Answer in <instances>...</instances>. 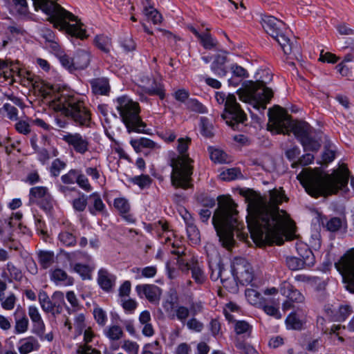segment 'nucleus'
Listing matches in <instances>:
<instances>
[{
    "mask_svg": "<svg viewBox=\"0 0 354 354\" xmlns=\"http://www.w3.org/2000/svg\"><path fill=\"white\" fill-rule=\"evenodd\" d=\"M244 196L248 203V230L253 241L282 244L283 236L292 222L286 212L279 207L286 198L283 192L270 190L269 200L252 189H248Z\"/></svg>",
    "mask_w": 354,
    "mask_h": 354,
    "instance_id": "nucleus-1",
    "label": "nucleus"
},
{
    "mask_svg": "<svg viewBox=\"0 0 354 354\" xmlns=\"http://www.w3.org/2000/svg\"><path fill=\"white\" fill-rule=\"evenodd\" d=\"M350 171L342 164L331 174H326L318 169H304L297 176V180L312 197H327L337 194L347 189Z\"/></svg>",
    "mask_w": 354,
    "mask_h": 354,
    "instance_id": "nucleus-2",
    "label": "nucleus"
},
{
    "mask_svg": "<svg viewBox=\"0 0 354 354\" xmlns=\"http://www.w3.org/2000/svg\"><path fill=\"white\" fill-rule=\"evenodd\" d=\"M237 205L230 196H221L218 205L212 217V223L219 237L222 245L230 250L235 243L234 232L237 238L246 241L248 238L247 232H243L244 224L239 220Z\"/></svg>",
    "mask_w": 354,
    "mask_h": 354,
    "instance_id": "nucleus-3",
    "label": "nucleus"
},
{
    "mask_svg": "<svg viewBox=\"0 0 354 354\" xmlns=\"http://www.w3.org/2000/svg\"><path fill=\"white\" fill-rule=\"evenodd\" d=\"M32 1L35 10H41L54 28L73 37L80 39L86 38V30L77 17L62 8L55 0Z\"/></svg>",
    "mask_w": 354,
    "mask_h": 354,
    "instance_id": "nucleus-4",
    "label": "nucleus"
},
{
    "mask_svg": "<svg viewBox=\"0 0 354 354\" xmlns=\"http://www.w3.org/2000/svg\"><path fill=\"white\" fill-rule=\"evenodd\" d=\"M50 105L55 111H61L76 127H91V112L82 96L66 91L59 92L55 95Z\"/></svg>",
    "mask_w": 354,
    "mask_h": 354,
    "instance_id": "nucleus-5",
    "label": "nucleus"
},
{
    "mask_svg": "<svg viewBox=\"0 0 354 354\" xmlns=\"http://www.w3.org/2000/svg\"><path fill=\"white\" fill-rule=\"evenodd\" d=\"M190 143L191 138L189 137L179 138L177 145L179 155L174 154L170 159V166L172 167L171 183L176 188L187 189L192 185L193 160L186 154Z\"/></svg>",
    "mask_w": 354,
    "mask_h": 354,
    "instance_id": "nucleus-6",
    "label": "nucleus"
},
{
    "mask_svg": "<svg viewBox=\"0 0 354 354\" xmlns=\"http://www.w3.org/2000/svg\"><path fill=\"white\" fill-rule=\"evenodd\" d=\"M261 25L268 35L272 37L282 48L286 55H292L297 57L301 55V47L295 37H290V31L286 25L272 16H263Z\"/></svg>",
    "mask_w": 354,
    "mask_h": 354,
    "instance_id": "nucleus-7",
    "label": "nucleus"
},
{
    "mask_svg": "<svg viewBox=\"0 0 354 354\" xmlns=\"http://www.w3.org/2000/svg\"><path fill=\"white\" fill-rule=\"evenodd\" d=\"M269 120L279 133H284L289 129L301 142L311 133V127L306 122L292 121L286 109L276 106L272 111L269 110Z\"/></svg>",
    "mask_w": 354,
    "mask_h": 354,
    "instance_id": "nucleus-8",
    "label": "nucleus"
},
{
    "mask_svg": "<svg viewBox=\"0 0 354 354\" xmlns=\"http://www.w3.org/2000/svg\"><path fill=\"white\" fill-rule=\"evenodd\" d=\"M243 86L237 91L239 99L252 104L256 109H265L266 104L273 97V91L266 86V82L263 80L250 81L245 82Z\"/></svg>",
    "mask_w": 354,
    "mask_h": 354,
    "instance_id": "nucleus-9",
    "label": "nucleus"
},
{
    "mask_svg": "<svg viewBox=\"0 0 354 354\" xmlns=\"http://www.w3.org/2000/svg\"><path fill=\"white\" fill-rule=\"evenodd\" d=\"M116 109L129 133H147L145 129L147 125L140 116V106L138 102L126 96L120 97L117 99Z\"/></svg>",
    "mask_w": 354,
    "mask_h": 354,
    "instance_id": "nucleus-10",
    "label": "nucleus"
},
{
    "mask_svg": "<svg viewBox=\"0 0 354 354\" xmlns=\"http://www.w3.org/2000/svg\"><path fill=\"white\" fill-rule=\"evenodd\" d=\"M158 225L161 227L162 234H160V240L162 243L166 245H171L172 250L171 253L178 256V263L180 268L183 271L191 270L192 278L196 282L199 281V266L197 257H192L190 259L185 261L180 257L185 254V248L180 245L178 241L171 242V237L168 235L169 233V224L167 222L159 221L158 223Z\"/></svg>",
    "mask_w": 354,
    "mask_h": 354,
    "instance_id": "nucleus-11",
    "label": "nucleus"
},
{
    "mask_svg": "<svg viewBox=\"0 0 354 354\" xmlns=\"http://www.w3.org/2000/svg\"><path fill=\"white\" fill-rule=\"evenodd\" d=\"M215 98L218 104H224V112L221 116L232 129H236L239 124L247 120L246 114L237 102L234 94L226 95L223 92H216Z\"/></svg>",
    "mask_w": 354,
    "mask_h": 354,
    "instance_id": "nucleus-12",
    "label": "nucleus"
},
{
    "mask_svg": "<svg viewBox=\"0 0 354 354\" xmlns=\"http://www.w3.org/2000/svg\"><path fill=\"white\" fill-rule=\"evenodd\" d=\"M335 266L342 274L346 290L354 293V248L348 250Z\"/></svg>",
    "mask_w": 354,
    "mask_h": 354,
    "instance_id": "nucleus-13",
    "label": "nucleus"
},
{
    "mask_svg": "<svg viewBox=\"0 0 354 354\" xmlns=\"http://www.w3.org/2000/svg\"><path fill=\"white\" fill-rule=\"evenodd\" d=\"M233 277L242 285H248L253 281L254 272L251 265L243 257H235L232 265Z\"/></svg>",
    "mask_w": 354,
    "mask_h": 354,
    "instance_id": "nucleus-14",
    "label": "nucleus"
},
{
    "mask_svg": "<svg viewBox=\"0 0 354 354\" xmlns=\"http://www.w3.org/2000/svg\"><path fill=\"white\" fill-rule=\"evenodd\" d=\"M28 196L30 204H36L46 212L50 211L53 207V198L46 187L36 186L30 188Z\"/></svg>",
    "mask_w": 354,
    "mask_h": 354,
    "instance_id": "nucleus-15",
    "label": "nucleus"
},
{
    "mask_svg": "<svg viewBox=\"0 0 354 354\" xmlns=\"http://www.w3.org/2000/svg\"><path fill=\"white\" fill-rule=\"evenodd\" d=\"M62 140L76 153L84 155L89 150V139L80 133L66 132L62 135Z\"/></svg>",
    "mask_w": 354,
    "mask_h": 354,
    "instance_id": "nucleus-16",
    "label": "nucleus"
},
{
    "mask_svg": "<svg viewBox=\"0 0 354 354\" xmlns=\"http://www.w3.org/2000/svg\"><path fill=\"white\" fill-rule=\"evenodd\" d=\"M325 313L333 322H344L353 313V308L349 304H341L337 308L332 305H326L324 308Z\"/></svg>",
    "mask_w": 354,
    "mask_h": 354,
    "instance_id": "nucleus-17",
    "label": "nucleus"
},
{
    "mask_svg": "<svg viewBox=\"0 0 354 354\" xmlns=\"http://www.w3.org/2000/svg\"><path fill=\"white\" fill-rule=\"evenodd\" d=\"M136 291L140 297L145 298L151 303H158L162 290L154 284H141L136 286Z\"/></svg>",
    "mask_w": 354,
    "mask_h": 354,
    "instance_id": "nucleus-18",
    "label": "nucleus"
},
{
    "mask_svg": "<svg viewBox=\"0 0 354 354\" xmlns=\"http://www.w3.org/2000/svg\"><path fill=\"white\" fill-rule=\"evenodd\" d=\"M97 281L104 292H110L115 286L116 276L106 268H100L97 272Z\"/></svg>",
    "mask_w": 354,
    "mask_h": 354,
    "instance_id": "nucleus-19",
    "label": "nucleus"
},
{
    "mask_svg": "<svg viewBox=\"0 0 354 354\" xmlns=\"http://www.w3.org/2000/svg\"><path fill=\"white\" fill-rule=\"evenodd\" d=\"M228 52L223 50L221 53L216 54L211 64V70L218 77H225L227 74L226 64L229 62Z\"/></svg>",
    "mask_w": 354,
    "mask_h": 354,
    "instance_id": "nucleus-20",
    "label": "nucleus"
},
{
    "mask_svg": "<svg viewBox=\"0 0 354 354\" xmlns=\"http://www.w3.org/2000/svg\"><path fill=\"white\" fill-rule=\"evenodd\" d=\"M279 292L292 301L301 303L304 301V295L287 281L280 284Z\"/></svg>",
    "mask_w": 354,
    "mask_h": 354,
    "instance_id": "nucleus-21",
    "label": "nucleus"
},
{
    "mask_svg": "<svg viewBox=\"0 0 354 354\" xmlns=\"http://www.w3.org/2000/svg\"><path fill=\"white\" fill-rule=\"evenodd\" d=\"M230 69L232 77L227 80L229 86H237L249 76L247 70L237 64H232Z\"/></svg>",
    "mask_w": 354,
    "mask_h": 354,
    "instance_id": "nucleus-22",
    "label": "nucleus"
},
{
    "mask_svg": "<svg viewBox=\"0 0 354 354\" xmlns=\"http://www.w3.org/2000/svg\"><path fill=\"white\" fill-rule=\"evenodd\" d=\"M321 223L323 227L330 232H336L342 229L345 230L347 227L346 220L337 216H333L330 218L325 216L322 218Z\"/></svg>",
    "mask_w": 354,
    "mask_h": 354,
    "instance_id": "nucleus-23",
    "label": "nucleus"
},
{
    "mask_svg": "<svg viewBox=\"0 0 354 354\" xmlns=\"http://www.w3.org/2000/svg\"><path fill=\"white\" fill-rule=\"evenodd\" d=\"M50 278L56 285L69 286H72L74 283V279L61 268L51 270Z\"/></svg>",
    "mask_w": 354,
    "mask_h": 354,
    "instance_id": "nucleus-24",
    "label": "nucleus"
},
{
    "mask_svg": "<svg viewBox=\"0 0 354 354\" xmlns=\"http://www.w3.org/2000/svg\"><path fill=\"white\" fill-rule=\"evenodd\" d=\"M14 316L15 319V333H26L28 329L29 321L25 312L21 308H17Z\"/></svg>",
    "mask_w": 354,
    "mask_h": 354,
    "instance_id": "nucleus-25",
    "label": "nucleus"
},
{
    "mask_svg": "<svg viewBox=\"0 0 354 354\" xmlns=\"http://www.w3.org/2000/svg\"><path fill=\"white\" fill-rule=\"evenodd\" d=\"M39 347L38 340L33 336H29L19 340L18 350L20 354H28L39 350Z\"/></svg>",
    "mask_w": 354,
    "mask_h": 354,
    "instance_id": "nucleus-26",
    "label": "nucleus"
},
{
    "mask_svg": "<svg viewBox=\"0 0 354 354\" xmlns=\"http://www.w3.org/2000/svg\"><path fill=\"white\" fill-rule=\"evenodd\" d=\"M299 258L303 261L306 267H312L315 263V257L309 248V247L304 243H299L296 247Z\"/></svg>",
    "mask_w": 354,
    "mask_h": 354,
    "instance_id": "nucleus-27",
    "label": "nucleus"
},
{
    "mask_svg": "<svg viewBox=\"0 0 354 354\" xmlns=\"http://www.w3.org/2000/svg\"><path fill=\"white\" fill-rule=\"evenodd\" d=\"M208 151L210 159L214 163L229 164L233 161V158L221 149L209 147Z\"/></svg>",
    "mask_w": 354,
    "mask_h": 354,
    "instance_id": "nucleus-28",
    "label": "nucleus"
},
{
    "mask_svg": "<svg viewBox=\"0 0 354 354\" xmlns=\"http://www.w3.org/2000/svg\"><path fill=\"white\" fill-rule=\"evenodd\" d=\"M92 91L95 95H104L110 91L109 80L104 77L94 78L89 81Z\"/></svg>",
    "mask_w": 354,
    "mask_h": 354,
    "instance_id": "nucleus-29",
    "label": "nucleus"
},
{
    "mask_svg": "<svg viewBox=\"0 0 354 354\" xmlns=\"http://www.w3.org/2000/svg\"><path fill=\"white\" fill-rule=\"evenodd\" d=\"M73 228L61 230L58 234L59 243L65 247H73L77 243V237Z\"/></svg>",
    "mask_w": 354,
    "mask_h": 354,
    "instance_id": "nucleus-30",
    "label": "nucleus"
},
{
    "mask_svg": "<svg viewBox=\"0 0 354 354\" xmlns=\"http://www.w3.org/2000/svg\"><path fill=\"white\" fill-rule=\"evenodd\" d=\"M210 29L207 28L205 32L201 30V46L205 50H216L218 46V40L209 32Z\"/></svg>",
    "mask_w": 354,
    "mask_h": 354,
    "instance_id": "nucleus-31",
    "label": "nucleus"
},
{
    "mask_svg": "<svg viewBox=\"0 0 354 354\" xmlns=\"http://www.w3.org/2000/svg\"><path fill=\"white\" fill-rule=\"evenodd\" d=\"M91 55L90 53L85 50H77L75 56L73 57L74 69H84L90 63Z\"/></svg>",
    "mask_w": 354,
    "mask_h": 354,
    "instance_id": "nucleus-32",
    "label": "nucleus"
},
{
    "mask_svg": "<svg viewBox=\"0 0 354 354\" xmlns=\"http://www.w3.org/2000/svg\"><path fill=\"white\" fill-rule=\"evenodd\" d=\"M89 200L91 201V204L88 205V211L92 215L95 216L104 212L105 205L97 193L91 194Z\"/></svg>",
    "mask_w": 354,
    "mask_h": 354,
    "instance_id": "nucleus-33",
    "label": "nucleus"
},
{
    "mask_svg": "<svg viewBox=\"0 0 354 354\" xmlns=\"http://www.w3.org/2000/svg\"><path fill=\"white\" fill-rule=\"evenodd\" d=\"M38 262L44 270L49 268L55 262V254L51 251L41 250L37 253Z\"/></svg>",
    "mask_w": 354,
    "mask_h": 354,
    "instance_id": "nucleus-34",
    "label": "nucleus"
},
{
    "mask_svg": "<svg viewBox=\"0 0 354 354\" xmlns=\"http://www.w3.org/2000/svg\"><path fill=\"white\" fill-rule=\"evenodd\" d=\"M130 143L136 152H141L142 149L145 148L151 149H154L156 146V142L146 138L133 139L130 141Z\"/></svg>",
    "mask_w": 354,
    "mask_h": 354,
    "instance_id": "nucleus-35",
    "label": "nucleus"
},
{
    "mask_svg": "<svg viewBox=\"0 0 354 354\" xmlns=\"http://www.w3.org/2000/svg\"><path fill=\"white\" fill-rule=\"evenodd\" d=\"M39 301L42 310L46 313L55 314V302H53L47 293L44 291L40 292L38 295Z\"/></svg>",
    "mask_w": 354,
    "mask_h": 354,
    "instance_id": "nucleus-36",
    "label": "nucleus"
},
{
    "mask_svg": "<svg viewBox=\"0 0 354 354\" xmlns=\"http://www.w3.org/2000/svg\"><path fill=\"white\" fill-rule=\"evenodd\" d=\"M145 92L149 95H157L160 100H163L165 97V89L163 85L160 82L153 80L151 86L145 87Z\"/></svg>",
    "mask_w": 354,
    "mask_h": 354,
    "instance_id": "nucleus-37",
    "label": "nucleus"
},
{
    "mask_svg": "<svg viewBox=\"0 0 354 354\" xmlns=\"http://www.w3.org/2000/svg\"><path fill=\"white\" fill-rule=\"evenodd\" d=\"M105 336L111 342H115L120 339L123 335L122 328L118 325H112L104 330Z\"/></svg>",
    "mask_w": 354,
    "mask_h": 354,
    "instance_id": "nucleus-38",
    "label": "nucleus"
},
{
    "mask_svg": "<svg viewBox=\"0 0 354 354\" xmlns=\"http://www.w3.org/2000/svg\"><path fill=\"white\" fill-rule=\"evenodd\" d=\"M1 70L3 71L4 77L6 79L13 77L15 74L19 75L18 68L15 67L11 62L1 59H0V71Z\"/></svg>",
    "mask_w": 354,
    "mask_h": 354,
    "instance_id": "nucleus-39",
    "label": "nucleus"
},
{
    "mask_svg": "<svg viewBox=\"0 0 354 354\" xmlns=\"http://www.w3.org/2000/svg\"><path fill=\"white\" fill-rule=\"evenodd\" d=\"M132 272L137 274L136 279L142 277L152 278L157 273V268L155 266H147L145 268H133Z\"/></svg>",
    "mask_w": 354,
    "mask_h": 354,
    "instance_id": "nucleus-40",
    "label": "nucleus"
},
{
    "mask_svg": "<svg viewBox=\"0 0 354 354\" xmlns=\"http://www.w3.org/2000/svg\"><path fill=\"white\" fill-rule=\"evenodd\" d=\"M219 176L224 181H231L241 178L243 175L239 168L234 167L223 171Z\"/></svg>",
    "mask_w": 354,
    "mask_h": 354,
    "instance_id": "nucleus-41",
    "label": "nucleus"
},
{
    "mask_svg": "<svg viewBox=\"0 0 354 354\" xmlns=\"http://www.w3.org/2000/svg\"><path fill=\"white\" fill-rule=\"evenodd\" d=\"M252 330V326L246 321H236L234 324V331L237 335H245L250 337Z\"/></svg>",
    "mask_w": 354,
    "mask_h": 354,
    "instance_id": "nucleus-42",
    "label": "nucleus"
},
{
    "mask_svg": "<svg viewBox=\"0 0 354 354\" xmlns=\"http://www.w3.org/2000/svg\"><path fill=\"white\" fill-rule=\"evenodd\" d=\"M12 225L10 219L5 220L0 224V236L4 242L11 240L12 235Z\"/></svg>",
    "mask_w": 354,
    "mask_h": 354,
    "instance_id": "nucleus-43",
    "label": "nucleus"
},
{
    "mask_svg": "<svg viewBox=\"0 0 354 354\" xmlns=\"http://www.w3.org/2000/svg\"><path fill=\"white\" fill-rule=\"evenodd\" d=\"M95 43L96 46L104 53L110 51L111 41V39L107 36L100 35H97L95 38Z\"/></svg>",
    "mask_w": 354,
    "mask_h": 354,
    "instance_id": "nucleus-44",
    "label": "nucleus"
},
{
    "mask_svg": "<svg viewBox=\"0 0 354 354\" xmlns=\"http://www.w3.org/2000/svg\"><path fill=\"white\" fill-rule=\"evenodd\" d=\"M131 182L137 185L141 189L149 188L152 183V179L149 175L142 174L136 176L131 179Z\"/></svg>",
    "mask_w": 354,
    "mask_h": 354,
    "instance_id": "nucleus-45",
    "label": "nucleus"
},
{
    "mask_svg": "<svg viewBox=\"0 0 354 354\" xmlns=\"http://www.w3.org/2000/svg\"><path fill=\"white\" fill-rule=\"evenodd\" d=\"M187 233L190 243L198 245L199 244V231L196 225L187 223Z\"/></svg>",
    "mask_w": 354,
    "mask_h": 354,
    "instance_id": "nucleus-46",
    "label": "nucleus"
},
{
    "mask_svg": "<svg viewBox=\"0 0 354 354\" xmlns=\"http://www.w3.org/2000/svg\"><path fill=\"white\" fill-rule=\"evenodd\" d=\"M6 269L9 272L12 282L13 281H21L24 275L22 271L19 268L15 266L12 262H8L6 263Z\"/></svg>",
    "mask_w": 354,
    "mask_h": 354,
    "instance_id": "nucleus-47",
    "label": "nucleus"
},
{
    "mask_svg": "<svg viewBox=\"0 0 354 354\" xmlns=\"http://www.w3.org/2000/svg\"><path fill=\"white\" fill-rule=\"evenodd\" d=\"M219 277H221L223 286L227 290L230 292L236 293L239 290V286L237 283V279L233 277L232 279H222V271L220 270L218 272Z\"/></svg>",
    "mask_w": 354,
    "mask_h": 354,
    "instance_id": "nucleus-48",
    "label": "nucleus"
},
{
    "mask_svg": "<svg viewBox=\"0 0 354 354\" xmlns=\"http://www.w3.org/2000/svg\"><path fill=\"white\" fill-rule=\"evenodd\" d=\"M75 272L78 273L83 280L91 279L92 268L87 265L82 263H75L73 268Z\"/></svg>",
    "mask_w": 354,
    "mask_h": 354,
    "instance_id": "nucleus-49",
    "label": "nucleus"
},
{
    "mask_svg": "<svg viewBox=\"0 0 354 354\" xmlns=\"http://www.w3.org/2000/svg\"><path fill=\"white\" fill-rule=\"evenodd\" d=\"M4 113H7V117L10 120H17L18 110L14 106L8 103L4 104L3 107L0 108V116L3 115Z\"/></svg>",
    "mask_w": 354,
    "mask_h": 354,
    "instance_id": "nucleus-50",
    "label": "nucleus"
},
{
    "mask_svg": "<svg viewBox=\"0 0 354 354\" xmlns=\"http://www.w3.org/2000/svg\"><path fill=\"white\" fill-rule=\"evenodd\" d=\"M66 167V162L59 158L55 159L50 167V173L51 176L57 177L59 176L62 170Z\"/></svg>",
    "mask_w": 354,
    "mask_h": 354,
    "instance_id": "nucleus-51",
    "label": "nucleus"
},
{
    "mask_svg": "<svg viewBox=\"0 0 354 354\" xmlns=\"http://www.w3.org/2000/svg\"><path fill=\"white\" fill-rule=\"evenodd\" d=\"M301 144L304 151H317L321 147L319 142L312 138L310 135L302 140Z\"/></svg>",
    "mask_w": 354,
    "mask_h": 354,
    "instance_id": "nucleus-52",
    "label": "nucleus"
},
{
    "mask_svg": "<svg viewBox=\"0 0 354 354\" xmlns=\"http://www.w3.org/2000/svg\"><path fill=\"white\" fill-rule=\"evenodd\" d=\"M317 326L319 328L323 333H336L337 330L341 328L340 325H333L331 328L329 329L328 327L326 325V320L324 317H319L317 319Z\"/></svg>",
    "mask_w": 354,
    "mask_h": 354,
    "instance_id": "nucleus-53",
    "label": "nucleus"
},
{
    "mask_svg": "<svg viewBox=\"0 0 354 354\" xmlns=\"http://www.w3.org/2000/svg\"><path fill=\"white\" fill-rule=\"evenodd\" d=\"M201 129L204 136L211 138L214 136L213 126L207 118L201 117Z\"/></svg>",
    "mask_w": 354,
    "mask_h": 354,
    "instance_id": "nucleus-54",
    "label": "nucleus"
},
{
    "mask_svg": "<svg viewBox=\"0 0 354 354\" xmlns=\"http://www.w3.org/2000/svg\"><path fill=\"white\" fill-rule=\"evenodd\" d=\"M114 207L118 210L120 214H127L130 209V205L124 198H117L114 200Z\"/></svg>",
    "mask_w": 354,
    "mask_h": 354,
    "instance_id": "nucleus-55",
    "label": "nucleus"
},
{
    "mask_svg": "<svg viewBox=\"0 0 354 354\" xmlns=\"http://www.w3.org/2000/svg\"><path fill=\"white\" fill-rule=\"evenodd\" d=\"M286 265L292 270H297L306 267L300 258L295 257H287Z\"/></svg>",
    "mask_w": 354,
    "mask_h": 354,
    "instance_id": "nucleus-56",
    "label": "nucleus"
},
{
    "mask_svg": "<svg viewBox=\"0 0 354 354\" xmlns=\"http://www.w3.org/2000/svg\"><path fill=\"white\" fill-rule=\"evenodd\" d=\"M93 316L97 324L100 326H104L107 322L106 313L100 307L94 308Z\"/></svg>",
    "mask_w": 354,
    "mask_h": 354,
    "instance_id": "nucleus-57",
    "label": "nucleus"
},
{
    "mask_svg": "<svg viewBox=\"0 0 354 354\" xmlns=\"http://www.w3.org/2000/svg\"><path fill=\"white\" fill-rule=\"evenodd\" d=\"M286 323L288 328L294 330L301 329L303 325L301 320L297 317V315L295 313H292L287 317L286 319Z\"/></svg>",
    "mask_w": 354,
    "mask_h": 354,
    "instance_id": "nucleus-58",
    "label": "nucleus"
},
{
    "mask_svg": "<svg viewBox=\"0 0 354 354\" xmlns=\"http://www.w3.org/2000/svg\"><path fill=\"white\" fill-rule=\"evenodd\" d=\"M245 297L247 300L252 305H257L261 300V295L256 290L248 288L245 290Z\"/></svg>",
    "mask_w": 354,
    "mask_h": 354,
    "instance_id": "nucleus-59",
    "label": "nucleus"
},
{
    "mask_svg": "<svg viewBox=\"0 0 354 354\" xmlns=\"http://www.w3.org/2000/svg\"><path fill=\"white\" fill-rule=\"evenodd\" d=\"M74 326L77 335H81L86 329L85 316L83 313L77 314L74 319Z\"/></svg>",
    "mask_w": 354,
    "mask_h": 354,
    "instance_id": "nucleus-60",
    "label": "nucleus"
},
{
    "mask_svg": "<svg viewBox=\"0 0 354 354\" xmlns=\"http://www.w3.org/2000/svg\"><path fill=\"white\" fill-rule=\"evenodd\" d=\"M144 12L149 20H151L154 24H159L162 21V15L156 9L149 10L145 7Z\"/></svg>",
    "mask_w": 354,
    "mask_h": 354,
    "instance_id": "nucleus-61",
    "label": "nucleus"
},
{
    "mask_svg": "<svg viewBox=\"0 0 354 354\" xmlns=\"http://www.w3.org/2000/svg\"><path fill=\"white\" fill-rule=\"evenodd\" d=\"M13 8L20 15H26L28 13V7L26 0H12Z\"/></svg>",
    "mask_w": 354,
    "mask_h": 354,
    "instance_id": "nucleus-62",
    "label": "nucleus"
},
{
    "mask_svg": "<svg viewBox=\"0 0 354 354\" xmlns=\"http://www.w3.org/2000/svg\"><path fill=\"white\" fill-rule=\"evenodd\" d=\"M160 343L156 340L144 345L141 354H160Z\"/></svg>",
    "mask_w": 354,
    "mask_h": 354,
    "instance_id": "nucleus-63",
    "label": "nucleus"
},
{
    "mask_svg": "<svg viewBox=\"0 0 354 354\" xmlns=\"http://www.w3.org/2000/svg\"><path fill=\"white\" fill-rule=\"evenodd\" d=\"M76 183L80 187L86 192H90L92 189V187L89 183L88 178L80 170H78Z\"/></svg>",
    "mask_w": 354,
    "mask_h": 354,
    "instance_id": "nucleus-64",
    "label": "nucleus"
}]
</instances>
